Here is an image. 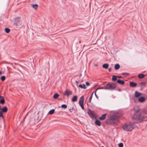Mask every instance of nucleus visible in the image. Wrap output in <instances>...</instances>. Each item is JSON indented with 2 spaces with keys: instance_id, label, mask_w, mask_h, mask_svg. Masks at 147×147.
Returning a JSON list of instances; mask_svg holds the SVG:
<instances>
[{
  "instance_id": "1",
  "label": "nucleus",
  "mask_w": 147,
  "mask_h": 147,
  "mask_svg": "<svg viewBox=\"0 0 147 147\" xmlns=\"http://www.w3.org/2000/svg\"><path fill=\"white\" fill-rule=\"evenodd\" d=\"M143 116L141 115L140 112V109L136 111L134 115L133 116V119L136 123L141 122L143 120Z\"/></svg>"
},
{
  "instance_id": "2",
  "label": "nucleus",
  "mask_w": 147,
  "mask_h": 147,
  "mask_svg": "<svg viewBox=\"0 0 147 147\" xmlns=\"http://www.w3.org/2000/svg\"><path fill=\"white\" fill-rule=\"evenodd\" d=\"M119 118V116L117 115H113L111 116L109 119L107 120L106 123L108 124L115 125L117 123L115 121L118 120Z\"/></svg>"
},
{
  "instance_id": "3",
  "label": "nucleus",
  "mask_w": 147,
  "mask_h": 147,
  "mask_svg": "<svg viewBox=\"0 0 147 147\" xmlns=\"http://www.w3.org/2000/svg\"><path fill=\"white\" fill-rule=\"evenodd\" d=\"M135 126L132 123H125L123 125L122 128L123 130L126 131H131L135 128Z\"/></svg>"
},
{
  "instance_id": "4",
  "label": "nucleus",
  "mask_w": 147,
  "mask_h": 147,
  "mask_svg": "<svg viewBox=\"0 0 147 147\" xmlns=\"http://www.w3.org/2000/svg\"><path fill=\"white\" fill-rule=\"evenodd\" d=\"M107 90H114L116 87L115 84L112 82H109L106 85Z\"/></svg>"
},
{
  "instance_id": "5",
  "label": "nucleus",
  "mask_w": 147,
  "mask_h": 147,
  "mask_svg": "<svg viewBox=\"0 0 147 147\" xmlns=\"http://www.w3.org/2000/svg\"><path fill=\"white\" fill-rule=\"evenodd\" d=\"M4 116L3 114L1 113V110H0V122H1V126L3 128L5 127V123L4 120Z\"/></svg>"
},
{
  "instance_id": "6",
  "label": "nucleus",
  "mask_w": 147,
  "mask_h": 147,
  "mask_svg": "<svg viewBox=\"0 0 147 147\" xmlns=\"http://www.w3.org/2000/svg\"><path fill=\"white\" fill-rule=\"evenodd\" d=\"M21 23V22L20 21V18L18 17H17L15 19L14 25L16 26H20Z\"/></svg>"
},
{
  "instance_id": "7",
  "label": "nucleus",
  "mask_w": 147,
  "mask_h": 147,
  "mask_svg": "<svg viewBox=\"0 0 147 147\" xmlns=\"http://www.w3.org/2000/svg\"><path fill=\"white\" fill-rule=\"evenodd\" d=\"M87 113L90 117L92 118L95 117V114L90 109L87 110Z\"/></svg>"
},
{
  "instance_id": "8",
  "label": "nucleus",
  "mask_w": 147,
  "mask_h": 147,
  "mask_svg": "<svg viewBox=\"0 0 147 147\" xmlns=\"http://www.w3.org/2000/svg\"><path fill=\"white\" fill-rule=\"evenodd\" d=\"M72 94V91L70 90H67L65 91L64 93V95L67 97H69V95L71 94Z\"/></svg>"
},
{
  "instance_id": "9",
  "label": "nucleus",
  "mask_w": 147,
  "mask_h": 147,
  "mask_svg": "<svg viewBox=\"0 0 147 147\" xmlns=\"http://www.w3.org/2000/svg\"><path fill=\"white\" fill-rule=\"evenodd\" d=\"M84 99L83 98V96H82L80 98L79 102L80 106H81V105H84Z\"/></svg>"
},
{
  "instance_id": "10",
  "label": "nucleus",
  "mask_w": 147,
  "mask_h": 147,
  "mask_svg": "<svg viewBox=\"0 0 147 147\" xmlns=\"http://www.w3.org/2000/svg\"><path fill=\"white\" fill-rule=\"evenodd\" d=\"M107 115V114L105 113L102 115L99 118V119L100 120H103L106 118V116Z\"/></svg>"
},
{
  "instance_id": "11",
  "label": "nucleus",
  "mask_w": 147,
  "mask_h": 147,
  "mask_svg": "<svg viewBox=\"0 0 147 147\" xmlns=\"http://www.w3.org/2000/svg\"><path fill=\"white\" fill-rule=\"evenodd\" d=\"M1 111L2 114H3V113H6L7 111V108L6 107H4L3 108H2L1 110Z\"/></svg>"
},
{
  "instance_id": "12",
  "label": "nucleus",
  "mask_w": 147,
  "mask_h": 147,
  "mask_svg": "<svg viewBox=\"0 0 147 147\" xmlns=\"http://www.w3.org/2000/svg\"><path fill=\"white\" fill-rule=\"evenodd\" d=\"M145 100V98L143 96H142L138 98V101L141 102H144Z\"/></svg>"
},
{
  "instance_id": "13",
  "label": "nucleus",
  "mask_w": 147,
  "mask_h": 147,
  "mask_svg": "<svg viewBox=\"0 0 147 147\" xmlns=\"http://www.w3.org/2000/svg\"><path fill=\"white\" fill-rule=\"evenodd\" d=\"M141 93L140 92H138L137 91H136L135 92V96L136 97H139L141 95Z\"/></svg>"
},
{
  "instance_id": "14",
  "label": "nucleus",
  "mask_w": 147,
  "mask_h": 147,
  "mask_svg": "<svg viewBox=\"0 0 147 147\" xmlns=\"http://www.w3.org/2000/svg\"><path fill=\"white\" fill-rule=\"evenodd\" d=\"M130 85L131 87H134L136 86L137 84L136 83H135L134 82H132L130 83Z\"/></svg>"
},
{
  "instance_id": "15",
  "label": "nucleus",
  "mask_w": 147,
  "mask_h": 147,
  "mask_svg": "<svg viewBox=\"0 0 147 147\" xmlns=\"http://www.w3.org/2000/svg\"><path fill=\"white\" fill-rule=\"evenodd\" d=\"M109 65L107 63H105L102 65V67L103 68L107 69L108 68Z\"/></svg>"
},
{
  "instance_id": "16",
  "label": "nucleus",
  "mask_w": 147,
  "mask_h": 147,
  "mask_svg": "<svg viewBox=\"0 0 147 147\" xmlns=\"http://www.w3.org/2000/svg\"><path fill=\"white\" fill-rule=\"evenodd\" d=\"M117 82L119 84L123 85L125 83V82L124 81L121 80L120 79H119L117 80Z\"/></svg>"
},
{
  "instance_id": "17",
  "label": "nucleus",
  "mask_w": 147,
  "mask_h": 147,
  "mask_svg": "<svg viewBox=\"0 0 147 147\" xmlns=\"http://www.w3.org/2000/svg\"><path fill=\"white\" fill-rule=\"evenodd\" d=\"M95 123L96 125L98 126H100L101 125V123L100 121L98 120H95Z\"/></svg>"
},
{
  "instance_id": "18",
  "label": "nucleus",
  "mask_w": 147,
  "mask_h": 147,
  "mask_svg": "<svg viewBox=\"0 0 147 147\" xmlns=\"http://www.w3.org/2000/svg\"><path fill=\"white\" fill-rule=\"evenodd\" d=\"M5 100L4 98V97L1 98L0 100V103L3 105L5 104Z\"/></svg>"
},
{
  "instance_id": "19",
  "label": "nucleus",
  "mask_w": 147,
  "mask_h": 147,
  "mask_svg": "<svg viewBox=\"0 0 147 147\" xmlns=\"http://www.w3.org/2000/svg\"><path fill=\"white\" fill-rule=\"evenodd\" d=\"M77 96L76 95L73 96L72 99V101L73 102H74L77 101Z\"/></svg>"
},
{
  "instance_id": "20",
  "label": "nucleus",
  "mask_w": 147,
  "mask_h": 147,
  "mask_svg": "<svg viewBox=\"0 0 147 147\" xmlns=\"http://www.w3.org/2000/svg\"><path fill=\"white\" fill-rule=\"evenodd\" d=\"M79 87L81 88L86 89V87L85 85L84 84H80L79 85Z\"/></svg>"
},
{
  "instance_id": "21",
  "label": "nucleus",
  "mask_w": 147,
  "mask_h": 147,
  "mask_svg": "<svg viewBox=\"0 0 147 147\" xmlns=\"http://www.w3.org/2000/svg\"><path fill=\"white\" fill-rule=\"evenodd\" d=\"M140 85L142 88H143L145 86V83L144 82H141L140 83Z\"/></svg>"
},
{
  "instance_id": "22",
  "label": "nucleus",
  "mask_w": 147,
  "mask_h": 147,
  "mask_svg": "<svg viewBox=\"0 0 147 147\" xmlns=\"http://www.w3.org/2000/svg\"><path fill=\"white\" fill-rule=\"evenodd\" d=\"M145 76V75L144 74H140L138 75V76L139 78H140V79H142Z\"/></svg>"
},
{
  "instance_id": "23",
  "label": "nucleus",
  "mask_w": 147,
  "mask_h": 147,
  "mask_svg": "<svg viewBox=\"0 0 147 147\" xmlns=\"http://www.w3.org/2000/svg\"><path fill=\"white\" fill-rule=\"evenodd\" d=\"M120 67L119 65L118 64H117L115 65V68L116 70L118 69Z\"/></svg>"
},
{
  "instance_id": "24",
  "label": "nucleus",
  "mask_w": 147,
  "mask_h": 147,
  "mask_svg": "<svg viewBox=\"0 0 147 147\" xmlns=\"http://www.w3.org/2000/svg\"><path fill=\"white\" fill-rule=\"evenodd\" d=\"M32 7L33 8L36 9H37L38 5L37 4H34L32 5Z\"/></svg>"
},
{
  "instance_id": "25",
  "label": "nucleus",
  "mask_w": 147,
  "mask_h": 147,
  "mask_svg": "<svg viewBox=\"0 0 147 147\" xmlns=\"http://www.w3.org/2000/svg\"><path fill=\"white\" fill-rule=\"evenodd\" d=\"M55 111V109H52L50 110L49 111V112L48 113V114H51V115L52 114L54 113Z\"/></svg>"
},
{
  "instance_id": "26",
  "label": "nucleus",
  "mask_w": 147,
  "mask_h": 147,
  "mask_svg": "<svg viewBox=\"0 0 147 147\" xmlns=\"http://www.w3.org/2000/svg\"><path fill=\"white\" fill-rule=\"evenodd\" d=\"M99 89H105L107 90L106 86L105 87H102L100 88H98L96 89V91Z\"/></svg>"
},
{
  "instance_id": "27",
  "label": "nucleus",
  "mask_w": 147,
  "mask_h": 147,
  "mask_svg": "<svg viewBox=\"0 0 147 147\" xmlns=\"http://www.w3.org/2000/svg\"><path fill=\"white\" fill-rule=\"evenodd\" d=\"M117 79V77L115 76H113L112 78V80L113 81H115Z\"/></svg>"
},
{
  "instance_id": "28",
  "label": "nucleus",
  "mask_w": 147,
  "mask_h": 147,
  "mask_svg": "<svg viewBox=\"0 0 147 147\" xmlns=\"http://www.w3.org/2000/svg\"><path fill=\"white\" fill-rule=\"evenodd\" d=\"M59 96V94H58L56 93V94H54V95L53 96V97L54 98L56 99V98H57Z\"/></svg>"
},
{
  "instance_id": "29",
  "label": "nucleus",
  "mask_w": 147,
  "mask_h": 147,
  "mask_svg": "<svg viewBox=\"0 0 147 147\" xmlns=\"http://www.w3.org/2000/svg\"><path fill=\"white\" fill-rule=\"evenodd\" d=\"M5 32L7 33H8L10 31V29L7 28H5Z\"/></svg>"
},
{
  "instance_id": "30",
  "label": "nucleus",
  "mask_w": 147,
  "mask_h": 147,
  "mask_svg": "<svg viewBox=\"0 0 147 147\" xmlns=\"http://www.w3.org/2000/svg\"><path fill=\"white\" fill-rule=\"evenodd\" d=\"M94 92V91L92 92V94L91 96H90V97L89 98V102H90L91 101V100H92V96Z\"/></svg>"
},
{
  "instance_id": "31",
  "label": "nucleus",
  "mask_w": 147,
  "mask_h": 147,
  "mask_svg": "<svg viewBox=\"0 0 147 147\" xmlns=\"http://www.w3.org/2000/svg\"><path fill=\"white\" fill-rule=\"evenodd\" d=\"M61 107L63 108L66 109L67 108V105L65 104H63L61 105Z\"/></svg>"
},
{
  "instance_id": "32",
  "label": "nucleus",
  "mask_w": 147,
  "mask_h": 147,
  "mask_svg": "<svg viewBox=\"0 0 147 147\" xmlns=\"http://www.w3.org/2000/svg\"><path fill=\"white\" fill-rule=\"evenodd\" d=\"M5 76H3L1 77V80L2 81H3L5 80Z\"/></svg>"
},
{
  "instance_id": "33",
  "label": "nucleus",
  "mask_w": 147,
  "mask_h": 147,
  "mask_svg": "<svg viewBox=\"0 0 147 147\" xmlns=\"http://www.w3.org/2000/svg\"><path fill=\"white\" fill-rule=\"evenodd\" d=\"M74 107H71L69 109V111L70 112H72L73 110Z\"/></svg>"
},
{
  "instance_id": "34",
  "label": "nucleus",
  "mask_w": 147,
  "mask_h": 147,
  "mask_svg": "<svg viewBox=\"0 0 147 147\" xmlns=\"http://www.w3.org/2000/svg\"><path fill=\"white\" fill-rule=\"evenodd\" d=\"M119 147H123V144L122 143H120L119 144Z\"/></svg>"
},
{
  "instance_id": "35",
  "label": "nucleus",
  "mask_w": 147,
  "mask_h": 147,
  "mask_svg": "<svg viewBox=\"0 0 147 147\" xmlns=\"http://www.w3.org/2000/svg\"><path fill=\"white\" fill-rule=\"evenodd\" d=\"M129 73H122V74L123 75H129Z\"/></svg>"
},
{
  "instance_id": "36",
  "label": "nucleus",
  "mask_w": 147,
  "mask_h": 147,
  "mask_svg": "<svg viewBox=\"0 0 147 147\" xmlns=\"http://www.w3.org/2000/svg\"><path fill=\"white\" fill-rule=\"evenodd\" d=\"M86 84L87 86H88L90 85V83L88 82H86Z\"/></svg>"
},
{
  "instance_id": "37",
  "label": "nucleus",
  "mask_w": 147,
  "mask_h": 147,
  "mask_svg": "<svg viewBox=\"0 0 147 147\" xmlns=\"http://www.w3.org/2000/svg\"><path fill=\"white\" fill-rule=\"evenodd\" d=\"M80 106L81 107L82 109H84V105H81V106Z\"/></svg>"
},
{
  "instance_id": "38",
  "label": "nucleus",
  "mask_w": 147,
  "mask_h": 147,
  "mask_svg": "<svg viewBox=\"0 0 147 147\" xmlns=\"http://www.w3.org/2000/svg\"><path fill=\"white\" fill-rule=\"evenodd\" d=\"M96 91L95 92V96H96V97L98 98V97L97 96V95L96 94Z\"/></svg>"
},
{
  "instance_id": "39",
  "label": "nucleus",
  "mask_w": 147,
  "mask_h": 147,
  "mask_svg": "<svg viewBox=\"0 0 147 147\" xmlns=\"http://www.w3.org/2000/svg\"><path fill=\"white\" fill-rule=\"evenodd\" d=\"M111 68H109L108 69V71H109L110 72L111 71Z\"/></svg>"
},
{
  "instance_id": "40",
  "label": "nucleus",
  "mask_w": 147,
  "mask_h": 147,
  "mask_svg": "<svg viewBox=\"0 0 147 147\" xmlns=\"http://www.w3.org/2000/svg\"><path fill=\"white\" fill-rule=\"evenodd\" d=\"M117 78H121V76H117Z\"/></svg>"
},
{
  "instance_id": "41",
  "label": "nucleus",
  "mask_w": 147,
  "mask_h": 147,
  "mask_svg": "<svg viewBox=\"0 0 147 147\" xmlns=\"http://www.w3.org/2000/svg\"><path fill=\"white\" fill-rule=\"evenodd\" d=\"M3 96H0V99H1V98H3Z\"/></svg>"
},
{
  "instance_id": "42",
  "label": "nucleus",
  "mask_w": 147,
  "mask_h": 147,
  "mask_svg": "<svg viewBox=\"0 0 147 147\" xmlns=\"http://www.w3.org/2000/svg\"><path fill=\"white\" fill-rule=\"evenodd\" d=\"M2 109V108H1V107L0 106V110L1 111Z\"/></svg>"
},
{
  "instance_id": "43",
  "label": "nucleus",
  "mask_w": 147,
  "mask_h": 147,
  "mask_svg": "<svg viewBox=\"0 0 147 147\" xmlns=\"http://www.w3.org/2000/svg\"><path fill=\"white\" fill-rule=\"evenodd\" d=\"M118 90L119 91H121V90L120 89H118Z\"/></svg>"
},
{
  "instance_id": "44",
  "label": "nucleus",
  "mask_w": 147,
  "mask_h": 147,
  "mask_svg": "<svg viewBox=\"0 0 147 147\" xmlns=\"http://www.w3.org/2000/svg\"><path fill=\"white\" fill-rule=\"evenodd\" d=\"M75 82L77 84L78 83V82L77 81H76Z\"/></svg>"
},
{
  "instance_id": "45",
  "label": "nucleus",
  "mask_w": 147,
  "mask_h": 147,
  "mask_svg": "<svg viewBox=\"0 0 147 147\" xmlns=\"http://www.w3.org/2000/svg\"><path fill=\"white\" fill-rule=\"evenodd\" d=\"M1 73H2V72H1V71H0V74H1Z\"/></svg>"
},
{
  "instance_id": "46",
  "label": "nucleus",
  "mask_w": 147,
  "mask_h": 147,
  "mask_svg": "<svg viewBox=\"0 0 147 147\" xmlns=\"http://www.w3.org/2000/svg\"><path fill=\"white\" fill-rule=\"evenodd\" d=\"M101 147H104L103 146H102Z\"/></svg>"
}]
</instances>
